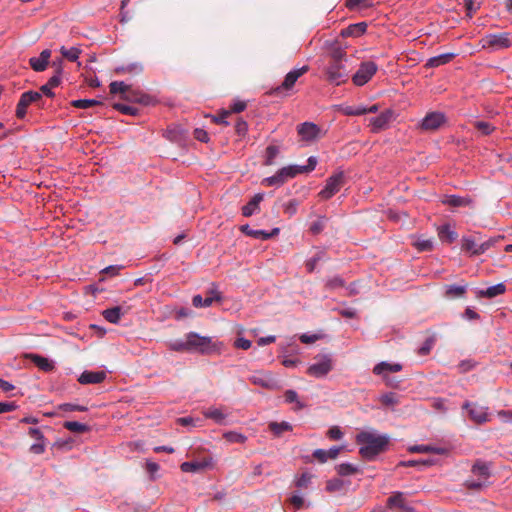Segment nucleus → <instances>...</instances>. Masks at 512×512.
Here are the masks:
<instances>
[{
  "label": "nucleus",
  "instance_id": "de8ad7c7",
  "mask_svg": "<svg viewBox=\"0 0 512 512\" xmlns=\"http://www.w3.org/2000/svg\"><path fill=\"white\" fill-rule=\"evenodd\" d=\"M113 107H114V109H116L117 111H119L125 115H133L134 116V115H137L138 111H139L136 107L122 104V103H115L113 105Z\"/></svg>",
  "mask_w": 512,
  "mask_h": 512
},
{
  "label": "nucleus",
  "instance_id": "bb28decb",
  "mask_svg": "<svg viewBox=\"0 0 512 512\" xmlns=\"http://www.w3.org/2000/svg\"><path fill=\"white\" fill-rule=\"evenodd\" d=\"M455 56V53H444L438 56H434L427 60L425 66L428 68H436L449 63L455 58Z\"/></svg>",
  "mask_w": 512,
  "mask_h": 512
},
{
  "label": "nucleus",
  "instance_id": "c756f323",
  "mask_svg": "<svg viewBox=\"0 0 512 512\" xmlns=\"http://www.w3.org/2000/svg\"><path fill=\"white\" fill-rule=\"evenodd\" d=\"M367 24L365 22H359L356 24L349 25L346 29H344L341 33L342 36L345 37H359L366 32Z\"/></svg>",
  "mask_w": 512,
  "mask_h": 512
},
{
  "label": "nucleus",
  "instance_id": "c85d7f7f",
  "mask_svg": "<svg viewBox=\"0 0 512 512\" xmlns=\"http://www.w3.org/2000/svg\"><path fill=\"white\" fill-rule=\"evenodd\" d=\"M206 418L212 419L217 424H224L227 414L222 408L210 407L203 412Z\"/></svg>",
  "mask_w": 512,
  "mask_h": 512
},
{
  "label": "nucleus",
  "instance_id": "2eb2a0df",
  "mask_svg": "<svg viewBox=\"0 0 512 512\" xmlns=\"http://www.w3.org/2000/svg\"><path fill=\"white\" fill-rule=\"evenodd\" d=\"M28 435L36 440V443L30 446V452L36 455L43 454L46 449L45 437L39 428H29Z\"/></svg>",
  "mask_w": 512,
  "mask_h": 512
},
{
  "label": "nucleus",
  "instance_id": "7c9ffc66",
  "mask_svg": "<svg viewBox=\"0 0 512 512\" xmlns=\"http://www.w3.org/2000/svg\"><path fill=\"white\" fill-rule=\"evenodd\" d=\"M467 287L465 285H447L445 290V297L448 299L462 298L466 293Z\"/></svg>",
  "mask_w": 512,
  "mask_h": 512
},
{
  "label": "nucleus",
  "instance_id": "4d7b16f0",
  "mask_svg": "<svg viewBox=\"0 0 512 512\" xmlns=\"http://www.w3.org/2000/svg\"><path fill=\"white\" fill-rule=\"evenodd\" d=\"M247 131L248 124L246 123V121L239 118L235 124V132L237 133L238 136L243 137L246 135Z\"/></svg>",
  "mask_w": 512,
  "mask_h": 512
},
{
  "label": "nucleus",
  "instance_id": "338daca9",
  "mask_svg": "<svg viewBox=\"0 0 512 512\" xmlns=\"http://www.w3.org/2000/svg\"><path fill=\"white\" fill-rule=\"evenodd\" d=\"M327 436L332 440H339L342 438L343 433L339 427L334 426L327 431Z\"/></svg>",
  "mask_w": 512,
  "mask_h": 512
},
{
  "label": "nucleus",
  "instance_id": "603ef678",
  "mask_svg": "<svg viewBox=\"0 0 512 512\" xmlns=\"http://www.w3.org/2000/svg\"><path fill=\"white\" fill-rule=\"evenodd\" d=\"M313 475L308 472H304L301 474V476L296 481V486L298 488H308L309 484L311 483V480L313 479Z\"/></svg>",
  "mask_w": 512,
  "mask_h": 512
},
{
  "label": "nucleus",
  "instance_id": "bf43d9fd",
  "mask_svg": "<svg viewBox=\"0 0 512 512\" xmlns=\"http://www.w3.org/2000/svg\"><path fill=\"white\" fill-rule=\"evenodd\" d=\"M308 164L304 166H299V169L301 170V174L309 173L313 171L317 165V159L314 156H311L307 160Z\"/></svg>",
  "mask_w": 512,
  "mask_h": 512
},
{
  "label": "nucleus",
  "instance_id": "0eeeda50",
  "mask_svg": "<svg viewBox=\"0 0 512 512\" xmlns=\"http://www.w3.org/2000/svg\"><path fill=\"white\" fill-rule=\"evenodd\" d=\"M377 69V65L372 61L362 62L352 77L353 83L357 86L365 85L377 72Z\"/></svg>",
  "mask_w": 512,
  "mask_h": 512
},
{
  "label": "nucleus",
  "instance_id": "774afa93",
  "mask_svg": "<svg viewBox=\"0 0 512 512\" xmlns=\"http://www.w3.org/2000/svg\"><path fill=\"white\" fill-rule=\"evenodd\" d=\"M252 343L250 340L248 339H245V338H237L234 342V346L238 349H243V350H247L251 347Z\"/></svg>",
  "mask_w": 512,
  "mask_h": 512
},
{
  "label": "nucleus",
  "instance_id": "49530a36",
  "mask_svg": "<svg viewBox=\"0 0 512 512\" xmlns=\"http://www.w3.org/2000/svg\"><path fill=\"white\" fill-rule=\"evenodd\" d=\"M279 154V148L274 145H270L266 148V159H265V165L271 166L274 164L275 158Z\"/></svg>",
  "mask_w": 512,
  "mask_h": 512
},
{
  "label": "nucleus",
  "instance_id": "f3484780",
  "mask_svg": "<svg viewBox=\"0 0 512 512\" xmlns=\"http://www.w3.org/2000/svg\"><path fill=\"white\" fill-rule=\"evenodd\" d=\"M124 100L128 102L149 105L152 102V97L144 93L142 90L133 89L130 85L126 95L124 96Z\"/></svg>",
  "mask_w": 512,
  "mask_h": 512
},
{
  "label": "nucleus",
  "instance_id": "4468645a",
  "mask_svg": "<svg viewBox=\"0 0 512 512\" xmlns=\"http://www.w3.org/2000/svg\"><path fill=\"white\" fill-rule=\"evenodd\" d=\"M221 300V293L213 286L206 293V297L195 295L192 298V304L196 308L209 307L214 301Z\"/></svg>",
  "mask_w": 512,
  "mask_h": 512
},
{
  "label": "nucleus",
  "instance_id": "aec40b11",
  "mask_svg": "<svg viewBox=\"0 0 512 512\" xmlns=\"http://www.w3.org/2000/svg\"><path fill=\"white\" fill-rule=\"evenodd\" d=\"M249 380L253 384L264 387V388L273 389L276 387L275 379L271 376V374H268V373H262V372L255 373L249 377Z\"/></svg>",
  "mask_w": 512,
  "mask_h": 512
},
{
  "label": "nucleus",
  "instance_id": "69168bd1",
  "mask_svg": "<svg viewBox=\"0 0 512 512\" xmlns=\"http://www.w3.org/2000/svg\"><path fill=\"white\" fill-rule=\"evenodd\" d=\"M313 457L319 463H325L329 459L328 454H327V450H324V449H316L313 452Z\"/></svg>",
  "mask_w": 512,
  "mask_h": 512
},
{
  "label": "nucleus",
  "instance_id": "f03ea898",
  "mask_svg": "<svg viewBox=\"0 0 512 512\" xmlns=\"http://www.w3.org/2000/svg\"><path fill=\"white\" fill-rule=\"evenodd\" d=\"M356 441L361 445L359 449L360 455L368 461L374 460L377 455L385 451L388 445V438L386 436L366 431L359 433Z\"/></svg>",
  "mask_w": 512,
  "mask_h": 512
},
{
  "label": "nucleus",
  "instance_id": "72a5a7b5",
  "mask_svg": "<svg viewBox=\"0 0 512 512\" xmlns=\"http://www.w3.org/2000/svg\"><path fill=\"white\" fill-rule=\"evenodd\" d=\"M30 358L39 369L45 372L52 371L54 368L53 363L48 358L36 354L30 355Z\"/></svg>",
  "mask_w": 512,
  "mask_h": 512
},
{
  "label": "nucleus",
  "instance_id": "13d9d810",
  "mask_svg": "<svg viewBox=\"0 0 512 512\" xmlns=\"http://www.w3.org/2000/svg\"><path fill=\"white\" fill-rule=\"evenodd\" d=\"M325 218L324 217H320L317 221L313 222L310 226V231L313 233V234H319L320 232L323 231L324 227H325Z\"/></svg>",
  "mask_w": 512,
  "mask_h": 512
},
{
  "label": "nucleus",
  "instance_id": "a211bd4d",
  "mask_svg": "<svg viewBox=\"0 0 512 512\" xmlns=\"http://www.w3.org/2000/svg\"><path fill=\"white\" fill-rule=\"evenodd\" d=\"M51 57V50L45 49L43 50L39 57H32L29 59V64L31 68L36 72H42L44 71L48 64Z\"/></svg>",
  "mask_w": 512,
  "mask_h": 512
},
{
  "label": "nucleus",
  "instance_id": "ddd939ff",
  "mask_svg": "<svg viewBox=\"0 0 512 512\" xmlns=\"http://www.w3.org/2000/svg\"><path fill=\"white\" fill-rule=\"evenodd\" d=\"M308 69H309L308 66H303L301 68L294 69V70L290 71L289 73H287L282 84L280 86H278L277 88H275L271 92V94L278 95L283 90H290L294 86V84L296 83L298 78L301 77L303 74H305L308 71Z\"/></svg>",
  "mask_w": 512,
  "mask_h": 512
},
{
  "label": "nucleus",
  "instance_id": "1a4fd4ad",
  "mask_svg": "<svg viewBox=\"0 0 512 512\" xmlns=\"http://www.w3.org/2000/svg\"><path fill=\"white\" fill-rule=\"evenodd\" d=\"M446 123V116L441 112H429L423 118L420 127L424 131H436Z\"/></svg>",
  "mask_w": 512,
  "mask_h": 512
},
{
  "label": "nucleus",
  "instance_id": "58836bf2",
  "mask_svg": "<svg viewBox=\"0 0 512 512\" xmlns=\"http://www.w3.org/2000/svg\"><path fill=\"white\" fill-rule=\"evenodd\" d=\"M130 85L124 83L123 81H114L109 85L111 94H121V98L124 100V96L126 95L128 88Z\"/></svg>",
  "mask_w": 512,
  "mask_h": 512
},
{
  "label": "nucleus",
  "instance_id": "a19ab883",
  "mask_svg": "<svg viewBox=\"0 0 512 512\" xmlns=\"http://www.w3.org/2000/svg\"><path fill=\"white\" fill-rule=\"evenodd\" d=\"M269 430L275 436H280L283 432L292 430V426L288 422H271L269 424Z\"/></svg>",
  "mask_w": 512,
  "mask_h": 512
},
{
  "label": "nucleus",
  "instance_id": "052dcab7",
  "mask_svg": "<svg viewBox=\"0 0 512 512\" xmlns=\"http://www.w3.org/2000/svg\"><path fill=\"white\" fill-rule=\"evenodd\" d=\"M434 345V338L430 337L428 338L424 344L419 348L418 354L425 356L430 353L432 347Z\"/></svg>",
  "mask_w": 512,
  "mask_h": 512
},
{
  "label": "nucleus",
  "instance_id": "a878e982",
  "mask_svg": "<svg viewBox=\"0 0 512 512\" xmlns=\"http://www.w3.org/2000/svg\"><path fill=\"white\" fill-rule=\"evenodd\" d=\"M439 239L442 242H446L448 244L453 243L457 237L458 234L456 231H454L449 224H444L442 226H439L437 228Z\"/></svg>",
  "mask_w": 512,
  "mask_h": 512
},
{
  "label": "nucleus",
  "instance_id": "c03bdc74",
  "mask_svg": "<svg viewBox=\"0 0 512 512\" xmlns=\"http://www.w3.org/2000/svg\"><path fill=\"white\" fill-rule=\"evenodd\" d=\"M336 470L341 476H350L357 473L358 469L356 466L350 463H342L336 467Z\"/></svg>",
  "mask_w": 512,
  "mask_h": 512
},
{
  "label": "nucleus",
  "instance_id": "f704fd0d",
  "mask_svg": "<svg viewBox=\"0 0 512 512\" xmlns=\"http://www.w3.org/2000/svg\"><path fill=\"white\" fill-rule=\"evenodd\" d=\"M402 370V365L395 363V364H389L387 362H381L377 364L373 372L377 375H382L384 372H399Z\"/></svg>",
  "mask_w": 512,
  "mask_h": 512
},
{
  "label": "nucleus",
  "instance_id": "393cba45",
  "mask_svg": "<svg viewBox=\"0 0 512 512\" xmlns=\"http://www.w3.org/2000/svg\"><path fill=\"white\" fill-rule=\"evenodd\" d=\"M264 195L258 193L254 195V197L242 207V215L245 217H250L257 211H259V205L263 200Z\"/></svg>",
  "mask_w": 512,
  "mask_h": 512
},
{
  "label": "nucleus",
  "instance_id": "e433bc0d",
  "mask_svg": "<svg viewBox=\"0 0 512 512\" xmlns=\"http://www.w3.org/2000/svg\"><path fill=\"white\" fill-rule=\"evenodd\" d=\"M71 105L79 109H88L94 106H102L103 103L95 99H78L73 100Z\"/></svg>",
  "mask_w": 512,
  "mask_h": 512
},
{
  "label": "nucleus",
  "instance_id": "dca6fc26",
  "mask_svg": "<svg viewBox=\"0 0 512 512\" xmlns=\"http://www.w3.org/2000/svg\"><path fill=\"white\" fill-rule=\"evenodd\" d=\"M393 118V111L387 109L380 113L378 116L370 119V125L373 132H378L388 127V124Z\"/></svg>",
  "mask_w": 512,
  "mask_h": 512
},
{
  "label": "nucleus",
  "instance_id": "5701e85b",
  "mask_svg": "<svg viewBox=\"0 0 512 512\" xmlns=\"http://www.w3.org/2000/svg\"><path fill=\"white\" fill-rule=\"evenodd\" d=\"M211 461L204 459L201 461H189V462H183L180 466L181 470L185 473H196L203 471L208 466H210Z\"/></svg>",
  "mask_w": 512,
  "mask_h": 512
},
{
  "label": "nucleus",
  "instance_id": "09e8293b",
  "mask_svg": "<svg viewBox=\"0 0 512 512\" xmlns=\"http://www.w3.org/2000/svg\"><path fill=\"white\" fill-rule=\"evenodd\" d=\"M380 401L385 406H396L399 404L398 397L395 393L390 392L381 396Z\"/></svg>",
  "mask_w": 512,
  "mask_h": 512
},
{
  "label": "nucleus",
  "instance_id": "7ed1b4c3",
  "mask_svg": "<svg viewBox=\"0 0 512 512\" xmlns=\"http://www.w3.org/2000/svg\"><path fill=\"white\" fill-rule=\"evenodd\" d=\"M512 38L509 33L488 34L482 39V47L491 51L509 48Z\"/></svg>",
  "mask_w": 512,
  "mask_h": 512
},
{
  "label": "nucleus",
  "instance_id": "39448f33",
  "mask_svg": "<svg viewBox=\"0 0 512 512\" xmlns=\"http://www.w3.org/2000/svg\"><path fill=\"white\" fill-rule=\"evenodd\" d=\"M299 174H301L299 165H290L281 168L275 175L265 178L263 183L267 186H280L283 185L288 179L294 178Z\"/></svg>",
  "mask_w": 512,
  "mask_h": 512
},
{
  "label": "nucleus",
  "instance_id": "37998d69",
  "mask_svg": "<svg viewBox=\"0 0 512 512\" xmlns=\"http://www.w3.org/2000/svg\"><path fill=\"white\" fill-rule=\"evenodd\" d=\"M285 402L287 403H295L296 407L294 410H301L304 405L298 400V394L294 390H287L284 393Z\"/></svg>",
  "mask_w": 512,
  "mask_h": 512
},
{
  "label": "nucleus",
  "instance_id": "c9c22d12",
  "mask_svg": "<svg viewBox=\"0 0 512 512\" xmlns=\"http://www.w3.org/2000/svg\"><path fill=\"white\" fill-rule=\"evenodd\" d=\"M506 287L504 284L499 283L494 286L488 287L486 290L481 291L480 295L487 298H494L498 295H501L505 292Z\"/></svg>",
  "mask_w": 512,
  "mask_h": 512
},
{
  "label": "nucleus",
  "instance_id": "a18cd8bd",
  "mask_svg": "<svg viewBox=\"0 0 512 512\" xmlns=\"http://www.w3.org/2000/svg\"><path fill=\"white\" fill-rule=\"evenodd\" d=\"M223 438L230 443H244L247 440L245 435L234 431L224 433Z\"/></svg>",
  "mask_w": 512,
  "mask_h": 512
},
{
  "label": "nucleus",
  "instance_id": "0e129e2a",
  "mask_svg": "<svg viewBox=\"0 0 512 512\" xmlns=\"http://www.w3.org/2000/svg\"><path fill=\"white\" fill-rule=\"evenodd\" d=\"M230 115V111L228 110H223L221 113H219L218 115L216 116H213V122L217 123V124H222V125H228V122H227V117Z\"/></svg>",
  "mask_w": 512,
  "mask_h": 512
},
{
  "label": "nucleus",
  "instance_id": "f8f14e48",
  "mask_svg": "<svg viewBox=\"0 0 512 512\" xmlns=\"http://www.w3.org/2000/svg\"><path fill=\"white\" fill-rule=\"evenodd\" d=\"M41 98H42V96H41V93H39V92H35V91L24 92L21 95V97L18 101L17 107H16L17 118H19V119L24 118V116L26 115L27 107L31 103L41 100Z\"/></svg>",
  "mask_w": 512,
  "mask_h": 512
},
{
  "label": "nucleus",
  "instance_id": "f257e3e1",
  "mask_svg": "<svg viewBox=\"0 0 512 512\" xmlns=\"http://www.w3.org/2000/svg\"><path fill=\"white\" fill-rule=\"evenodd\" d=\"M223 344L213 337L202 336L196 332H189L184 338L171 341L170 350L180 353H198L201 355H219Z\"/></svg>",
  "mask_w": 512,
  "mask_h": 512
},
{
  "label": "nucleus",
  "instance_id": "423d86ee",
  "mask_svg": "<svg viewBox=\"0 0 512 512\" xmlns=\"http://www.w3.org/2000/svg\"><path fill=\"white\" fill-rule=\"evenodd\" d=\"M345 184V175L343 172L333 174L326 180L325 187L319 192V197L322 199H330L334 196Z\"/></svg>",
  "mask_w": 512,
  "mask_h": 512
},
{
  "label": "nucleus",
  "instance_id": "6e6d98bb",
  "mask_svg": "<svg viewBox=\"0 0 512 512\" xmlns=\"http://www.w3.org/2000/svg\"><path fill=\"white\" fill-rule=\"evenodd\" d=\"M474 126L483 135H489L494 130V127L489 122L485 121H477Z\"/></svg>",
  "mask_w": 512,
  "mask_h": 512
},
{
  "label": "nucleus",
  "instance_id": "3c124183",
  "mask_svg": "<svg viewBox=\"0 0 512 512\" xmlns=\"http://www.w3.org/2000/svg\"><path fill=\"white\" fill-rule=\"evenodd\" d=\"M480 7L481 3L477 0H465V9L469 18H472L473 14L476 13Z\"/></svg>",
  "mask_w": 512,
  "mask_h": 512
},
{
  "label": "nucleus",
  "instance_id": "680f3d73",
  "mask_svg": "<svg viewBox=\"0 0 512 512\" xmlns=\"http://www.w3.org/2000/svg\"><path fill=\"white\" fill-rule=\"evenodd\" d=\"M465 486L467 489L478 491V490H481L484 486H486V483L479 479L478 480H467L465 482Z\"/></svg>",
  "mask_w": 512,
  "mask_h": 512
},
{
  "label": "nucleus",
  "instance_id": "ea45409f",
  "mask_svg": "<svg viewBox=\"0 0 512 512\" xmlns=\"http://www.w3.org/2000/svg\"><path fill=\"white\" fill-rule=\"evenodd\" d=\"M60 53L62 57L66 58L67 60L74 62L79 58V55L81 53V49L77 47H71L66 48L65 46H62L60 48Z\"/></svg>",
  "mask_w": 512,
  "mask_h": 512
},
{
  "label": "nucleus",
  "instance_id": "8fccbe9b",
  "mask_svg": "<svg viewBox=\"0 0 512 512\" xmlns=\"http://www.w3.org/2000/svg\"><path fill=\"white\" fill-rule=\"evenodd\" d=\"M345 281L340 276H334L326 281L325 287L329 290H335L344 287Z\"/></svg>",
  "mask_w": 512,
  "mask_h": 512
},
{
  "label": "nucleus",
  "instance_id": "20e7f679",
  "mask_svg": "<svg viewBox=\"0 0 512 512\" xmlns=\"http://www.w3.org/2000/svg\"><path fill=\"white\" fill-rule=\"evenodd\" d=\"M327 80L335 85L345 83L349 78V70L341 61H331L326 68Z\"/></svg>",
  "mask_w": 512,
  "mask_h": 512
},
{
  "label": "nucleus",
  "instance_id": "6e6552de",
  "mask_svg": "<svg viewBox=\"0 0 512 512\" xmlns=\"http://www.w3.org/2000/svg\"><path fill=\"white\" fill-rule=\"evenodd\" d=\"M462 408L468 411V416L471 421L476 424H484L489 421L488 408L481 406L477 403L466 401Z\"/></svg>",
  "mask_w": 512,
  "mask_h": 512
},
{
  "label": "nucleus",
  "instance_id": "e2e57ef3",
  "mask_svg": "<svg viewBox=\"0 0 512 512\" xmlns=\"http://www.w3.org/2000/svg\"><path fill=\"white\" fill-rule=\"evenodd\" d=\"M343 486L340 479H331L327 482L326 489L330 492L339 491Z\"/></svg>",
  "mask_w": 512,
  "mask_h": 512
},
{
  "label": "nucleus",
  "instance_id": "9b49d317",
  "mask_svg": "<svg viewBox=\"0 0 512 512\" xmlns=\"http://www.w3.org/2000/svg\"><path fill=\"white\" fill-rule=\"evenodd\" d=\"M333 368L332 359L329 356H323L316 363L310 365L307 373L310 376L321 378L326 376Z\"/></svg>",
  "mask_w": 512,
  "mask_h": 512
},
{
  "label": "nucleus",
  "instance_id": "5fc2aeb1",
  "mask_svg": "<svg viewBox=\"0 0 512 512\" xmlns=\"http://www.w3.org/2000/svg\"><path fill=\"white\" fill-rule=\"evenodd\" d=\"M343 113L348 116H357L366 114V107L364 106H347L343 109Z\"/></svg>",
  "mask_w": 512,
  "mask_h": 512
},
{
  "label": "nucleus",
  "instance_id": "412c9836",
  "mask_svg": "<svg viewBox=\"0 0 512 512\" xmlns=\"http://www.w3.org/2000/svg\"><path fill=\"white\" fill-rule=\"evenodd\" d=\"M240 230L248 236H251L255 239H262V240L270 239L271 237L278 235V233L280 231L279 228H274L271 232H267L265 230H254V229L250 228V226L247 224L241 226Z\"/></svg>",
  "mask_w": 512,
  "mask_h": 512
},
{
  "label": "nucleus",
  "instance_id": "473e14b6",
  "mask_svg": "<svg viewBox=\"0 0 512 512\" xmlns=\"http://www.w3.org/2000/svg\"><path fill=\"white\" fill-rule=\"evenodd\" d=\"M409 451L415 453H434L438 455H443L446 453L447 450L445 448L434 447L430 445H415L410 447Z\"/></svg>",
  "mask_w": 512,
  "mask_h": 512
},
{
  "label": "nucleus",
  "instance_id": "4c0bfd02",
  "mask_svg": "<svg viewBox=\"0 0 512 512\" xmlns=\"http://www.w3.org/2000/svg\"><path fill=\"white\" fill-rule=\"evenodd\" d=\"M63 427L74 433H84L90 430L88 425L77 421H66Z\"/></svg>",
  "mask_w": 512,
  "mask_h": 512
},
{
  "label": "nucleus",
  "instance_id": "9d476101",
  "mask_svg": "<svg viewBox=\"0 0 512 512\" xmlns=\"http://www.w3.org/2000/svg\"><path fill=\"white\" fill-rule=\"evenodd\" d=\"M387 507L395 512H416L406 501L404 493L398 491L387 499Z\"/></svg>",
  "mask_w": 512,
  "mask_h": 512
},
{
  "label": "nucleus",
  "instance_id": "2f4dec72",
  "mask_svg": "<svg viewBox=\"0 0 512 512\" xmlns=\"http://www.w3.org/2000/svg\"><path fill=\"white\" fill-rule=\"evenodd\" d=\"M103 317L110 323L117 324L123 315L122 309L119 306L105 309L102 312Z\"/></svg>",
  "mask_w": 512,
  "mask_h": 512
},
{
  "label": "nucleus",
  "instance_id": "4be33fe9",
  "mask_svg": "<svg viewBox=\"0 0 512 512\" xmlns=\"http://www.w3.org/2000/svg\"><path fill=\"white\" fill-rule=\"evenodd\" d=\"M106 373L104 371H84L78 381L81 384H98L105 380Z\"/></svg>",
  "mask_w": 512,
  "mask_h": 512
},
{
  "label": "nucleus",
  "instance_id": "b1692460",
  "mask_svg": "<svg viewBox=\"0 0 512 512\" xmlns=\"http://www.w3.org/2000/svg\"><path fill=\"white\" fill-rule=\"evenodd\" d=\"M442 203L455 208L467 207L471 205L472 199L470 197H462L458 195H446L444 196Z\"/></svg>",
  "mask_w": 512,
  "mask_h": 512
},
{
  "label": "nucleus",
  "instance_id": "79ce46f5",
  "mask_svg": "<svg viewBox=\"0 0 512 512\" xmlns=\"http://www.w3.org/2000/svg\"><path fill=\"white\" fill-rule=\"evenodd\" d=\"M478 245L479 244L470 237H463L462 239V250L472 255H478Z\"/></svg>",
  "mask_w": 512,
  "mask_h": 512
},
{
  "label": "nucleus",
  "instance_id": "cd10ccee",
  "mask_svg": "<svg viewBox=\"0 0 512 512\" xmlns=\"http://www.w3.org/2000/svg\"><path fill=\"white\" fill-rule=\"evenodd\" d=\"M471 472L474 476H477L479 480L484 481L486 483L487 479L490 477V469L487 463L482 461H476L472 466Z\"/></svg>",
  "mask_w": 512,
  "mask_h": 512
},
{
  "label": "nucleus",
  "instance_id": "864d4df0",
  "mask_svg": "<svg viewBox=\"0 0 512 512\" xmlns=\"http://www.w3.org/2000/svg\"><path fill=\"white\" fill-rule=\"evenodd\" d=\"M414 246L419 250V251H431L433 249V242L430 240V239H421V238H418L415 242H414Z\"/></svg>",
  "mask_w": 512,
  "mask_h": 512
},
{
  "label": "nucleus",
  "instance_id": "6ab92c4d",
  "mask_svg": "<svg viewBox=\"0 0 512 512\" xmlns=\"http://www.w3.org/2000/svg\"><path fill=\"white\" fill-rule=\"evenodd\" d=\"M297 130L301 138L305 141L316 139L320 132L319 127L311 122H304L300 124Z\"/></svg>",
  "mask_w": 512,
  "mask_h": 512
}]
</instances>
